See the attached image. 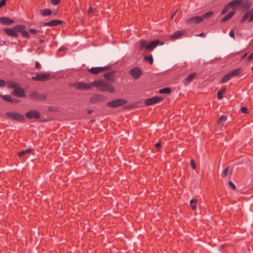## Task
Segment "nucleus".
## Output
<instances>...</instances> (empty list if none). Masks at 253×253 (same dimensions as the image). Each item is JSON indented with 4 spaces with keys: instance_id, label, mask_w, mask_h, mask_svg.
<instances>
[{
    "instance_id": "obj_50",
    "label": "nucleus",
    "mask_w": 253,
    "mask_h": 253,
    "mask_svg": "<svg viewBox=\"0 0 253 253\" xmlns=\"http://www.w3.org/2000/svg\"><path fill=\"white\" fill-rule=\"evenodd\" d=\"M93 10V8H91V7H90V8L88 9V13L89 14H90V13H91L92 12Z\"/></svg>"
},
{
    "instance_id": "obj_48",
    "label": "nucleus",
    "mask_w": 253,
    "mask_h": 253,
    "mask_svg": "<svg viewBox=\"0 0 253 253\" xmlns=\"http://www.w3.org/2000/svg\"><path fill=\"white\" fill-rule=\"evenodd\" d=\"M253 58V53H252L251 54H250V55L248 56V59L249 60H252Z\"/></svg>"
},
{
    "instance_id": "obj_35",
    "label": "nucleus",
    "mask_w": 253,
    "mask_h": 253,
    "mask_svg": "<svg viewBox=\"0 0 253 253\" xmlns=\"http://www.w3.org/2000/svg\"><path fill=\"white\" fill-rule=\"evenodd\" d=\"M229 168H226L221 173V175L222 177H225L227 175V173L228 171Z\"/></svg>"
},
{
    "instance_id": "obj_18",
    "label": "nucleus",
    "mask_w": 253,
    "mask_h": 253,
    "mask_svg": "<svg viewBox=\"0 0 253 253\" xmlns=\"http://www.w3.org/2000/svg\"><path fill=\"white\" fill-rule=\"evenodd\" d=\"M105 99V97L102 95H96L93 96L91 100V101L93 103L96 102L102 101Z\"/></svg>"
},
{
    "instance_id": "obj_15",
    "label": "nucleus",
    "mask_w": 253,
    "mask_h": 253,
    "mask_svg": "<svg viewBox=\"0 0 253 253\" xmlns=\"http://www.w3.org/2000/svg\"><path fill=\"white\" fill-rule=\"evenodd\" d=\"M13 22V20L8 17H3L0 18V22L5 25H10Z\"/></svg>"
},
{
    "instance_id": "obj_46",
    "label": "nucleus",
    "mask_w": 253,
    "mask_h": 253,
    "mask_svg": "<svg viewBox=\"0 0 253 253\" xmlns=\"http://www.w3.org/2000/svg\"><path fill=\"white\" fill-rule=\"evenodd\" d=\"M241 111L243 113H246L247 112V108L246 107H242Z\"/></svg>"
},
{
    "instance_id": "obj_38",
    "label": "nucleus",
    "mask_w": 253,
    "mask_h": 253,
    "mask_svg": "<svg viewBox=\"0 0 253 253\" xmlns=\"http://www.w3.org/2000/svg\"><path fill=\"white\" fill-rule=\"evenodd\" d=\"M190 163H191V167H192V169H196V165H195L194 161L193 160H192L190 162Z\"/></svg>"
},
{
    "instance_id": "obj_14",
    "label": "nucleus",
    "mask_w": 253,
    "mask_h": 253,
    "mask_svg": "<svg viewBox=\"0 0 253 253\" xmlns=\"http://www.w3.org/2000/svg\"><path fill=\"white\" fill-rule=\"evenodd\" d=\"M227 121V117L225 115H221L217 121V125L219 127L222 128Z\"/></svg>"
},
{
    "instance_id": "obj_8",
    "label": "nucleus",
    "mask_w": 253,
    "mask_h": 253,
    "mask_svg": "<svg viewBox=\"0 0 253 253\" xmlns=\"http://www.w3.org/2000/svg\"><path fill=\"white\" fill-rule=\"evenodd\" d=\"M246 20H248L249 22L253 21V11L251 10L248 11L242 17L241 19V22L244 23Z\"/></svg>"
},
{
    "instance_id": "obj_4",
    "label": "nucleus",
    "mask_w": 253,
    "mask_h": 253,
    "mask_svg": "<svg viewBox=\"0 0 253 253\" xmlns=\"http://www.w3.org/2000/svg\"><path fill=\"white\" fill-rule=\"evenodd\" d=\"M6 115L9 118L17 121L22 122L24 120V116L23 115L20 113L10 112H7Z\"/></svg>"
},
{
    "instance_id": "obj_5",
    "label": "nucleus",
    "mask_w": 253,
    "mask_h": 253,
    "mask_svg": "<svg viewBox=\"0 0 253 253\" xmlns=\"http://www.w3.org/2000/svg\"><path fill=\"white\" fill-rule=\"evenodd\" d=\"M75 87L80 90H87L92 88L93 85V83L89 84H86L84 82H79L75 84Z\"/></svg>"
},
{
    "instance_id": "obj_11",
    "label": "nucleus",
    "mask_w": 253,
    "mask_h": 253,
    "mask_svg": "<svg viewBox=\"0 0 253 253\" xmlns=\"http://www.w3.org/2000/svg\"><path fill=\"white\" fill-rule=\"evenodd\" d=\"M161 100L162 98L161 97L158 96H155L146 99L145 101V103L147 105L149 106L159 102Z\"/></svg>"
},
{
    "instance_id": "obj_32",
    "label": "nucleus",
    "mask_w": 253,
    "mask_h": 253,
    "mask_svg": "<svg viewBox=\"0 0 253 253\" xmlns=\"http://www.w3.org/2000/svg\"><path fill=\"white\" fill-rule=\"evenodd\" d=\"M213 15V12L211 11H209L205 13L202 17H203V19L205 18H209Z\"/></svg>"
},
{
    "instance_id": "obj_42",
    "label": "nucleus",
    "mask_w": 253,
    "mask_h": 253,
    "mask_svg": "<svg viewBox=\"0 0 253 253\" xmlns=\"http://www.w3.org/2000/svg\"><path fill=\"white\" fill-rule=\"evenodd\" d=\"M29 32L32 34H36L38 31L37 30H35V29H31L29 30Z\"/></svg>"
},
{
    "instance_id": "obj_40",
    "label": "nucleus",
    "mask_w": 253,
    "mask_h": 253,
    "mask_svg": "<svg viewBox=\"0 0 253 253\" xmlns=\"http://www.w3.org/2000/svg\"><path fill=\"white\" fill-rule=\"evenodd\" d=\"M229 36L233 38H235V32H234V31L233 30H231L230 32H229Z\"/></svg>"
},
{
    "instance_id": "obj_3",
    "label": "nucleus",
    "mask_w": 253,
    "mask_h": 253,
    "mask_svg": "<svg viewBox=\"0 0 253 253\" xmlns=\"http://www.w3.org/2000/svg\"><path fill=\"white\" fill-rule=\"evenodd\" d=\"M127 103V101L126 99H118L114 100L112 101L108 102L107 103L108 106L116 108L126 104Z\"/></svg>"
},
{
    "instance_id": "obj_22",
    "label": "nucleus",
    "mask_w": 253,
    "mask_h": 253,
    "mask_svg": "<svg viewBox=\"0 0 253 253\" xmlns=\"http://www.w3.org/2000/svg\"><path fill=\"white\" fill-rule=\"evenodd\" d=\"M234 11H231L229 12L225 17L221 19V22L224 23L226 21L230 19L234 14Z\"/></svg>"
},
{
    "instance_id": "obj_20",
    "label": "nucleus",
    "mask_w": 253,
    "mask_h": 253,
    "mask_svg": "<svg viewBox=\"0 0 253 253\" xmlns=\"http://www.w3.org/2000/svg\"><path fill=\"white\" fill-rule=\"evenodd\" d=\"M33 149L32 148H28L19 152L18 154V156L20 158H21L24 156L31 153L32 152H33Z\"/></svg>"
},
{
    "instance_id": "obj_25",
    "label": "nucleus",
    "mask_w": 253,
    "mask_h": 253,
    "mask_svg": "<svg viewBox=\"0 0 253 253\" xmlns=\"http://www.w3.org/2000/svg\"><path fill=\"white\" fill-rule=\"evenodd\" d=\"M182 34V32L179 31H176L170 36V38L177 39H178Z\"/></svg>"
},
{
    "instance_id": "obj_53",
    "label": "nucleus",
    "mask_w": 253,
    "mask_h": 253,
    "mask_svg": "<svg viewBox=\"0 0 253 253\" xmlns=\"http://www.w3.org/2000/svg\"><path fill=\"white\" fill-rule=\"evenodd\" d=\"M11 102H19V100L13 99H12V101Z\"/></svg>"
},
{
    "instance_id": "obj_16",
    "label": "nucleus",
    "mask_w": 253,
    "mask_h": 253,
    "mask_svg": "<svg viewBox=\"0 0 253 253\" xmlns=\"http://www.w3.org/2000/svg\"><path fill=\"white\" fill-rule=\"evenodd\" d=\"M4 31L6 32L7 34L10 36L13 37H18V34L16 33V31L14 29V28H5L4 29Z\"/></svg>"
},
{
    "instance_id": "obj_7",
    "label": "nucleus",
    "mask_w": 253,
    "mask_h": 253,
    "mask_svg": "<svg viewBox=\"0 0 253 253\" xmlns=\"http://www.w3.org/2000/svg\"><path fill=\"white\" fill-rule=\"evenodd\" d=\"M32 79L39 81H45L49 80V75L47 73L38 74L36 76L32 77Z\"/></svg>"
},
{
    "instance_id": "obj_29",
    "label": "nucleus",
    "mask_w": 253,
    "mask_h": 253,
    "mask_svg": "<svg viewBox=\"0 0 253 253\" xmlns=\"http://www.w3.org/2000/svg\"><path fill=\"white\" fill-rule=\"evenodd\" d=\"M171 92V90L169 87H165L159 90V92L161 94H169Z\"/></svg>"
},
{
    "instance_id": "obj_37",
    "label": "nucleus",
    "mask_w": 253,
    "mask_h": 253,
    "mask_svg": "<svg viewBox=\"0 0 253 253\" xmlns=\"http://www.w3.org/2000/svg\"><path fill=\"white\" fill-rule=\"evenodd\" d=\"M60 2V0H51V2L53 5H56Z\"/></svg>"
},
{
    "instance_id": "obj_2",
    "label": "nucleus",
    "mask_w": 253,
    "mask_h": 253,
    "mask_svg": "<svg viewBox=\"0 0 253 253\" xmlns=\"http://www.w3.org/2000/svg\"><path fill=\"white\" fill-rule=\"evenodd\" d=\"M140 49H146L149 51L153 50L158 44L163 45L164 42H161L159 40H156L147 43L145 40H140L138 42Z\"/></svg>"
},
{
    "instance_id": "obj_31",
    "label": "nucleus",
    "mask_w": 253,
    "mask_h": 253,
    "mask_svg": "<svg viewBox=\"0 0 253 253\" xmlns=\"http://www.w3.org/2000/svg\"><path fill=\"white\" fill-rule=\"evenodd\" d=\"M13 28L15 30L16 33L17 34V33L21 31L24 28V26L21 25H18L15 26Z\"/></svg>"
},
{
    "instance_id": "obj_24",
    "label": "nucleus",
    "mask_w": 253,
    "mask_h": 253,
    "mask_svg": "<svg viewBox=\"0 0 253 253\" xmlns=\"http://www.w3.org/2000/svg\"><path fill=\"white\" fill-rule=\"evenodd\" d=\"M226 88L225 87L221 88L217 93V96L219 99H221L223 98V94L226 91Z\"/></svg>"
},
{
    "instance_id": "obj_1",
    "label": "nucleus",
    "mask_w": 253,
    "mask_h": 253,
    "mask_svg": "<svg viewBox=\"0 0 253 253\" xmlns=\"http://www.w3.org/2000/svg\"><path fill=\"white\" fill-rule=\"evenodd\" d=\"M93 86L103 91H108L113 93L115 91L114 87L104 80H96L93 82Z\"/></svg>"
},
{
    "instance_id": "obj_28",
    "label": "nucleus",
    "mask_w": 253,
    "mask_h": 253,
    "mask_svg": "<svg viewBox=\"0 0 253 253\" xmlns=\"http://www.w3.org/2000/svg\"><path fill=\"white\" fill-rule=\"evenodd\" d=\"M51 11L49 9H45L41 11V14L42 16H46L50 15Z\"/></svg>"
},
{
    "instance_id": "obj_9",
    "label": "nucleus",
    "mask_w": 253,
    "mask_h": 253,
    "mask_svg": "<svg viewBox=\"0 0 253 253\" xmlns=\"http://www.w3.org/2000/svg\"><path fill=\"white\" fill-rule=\"evenodd\" d=\"M26 117L29 119H38L40 117V113L36 110H31L25 114Z\"/></svg>"
},
{
    "instance_id": "obj_55",
    "label": "nucleus",
    "mask_w": 253,
    "mask_h": 253,
    "mask_svg": "<svg viewBox=\"0 0 253 253\" xmlns=\"http://www.w3.org/2000/svg\"><path fill=\"white\" fill-rule=\"evenodd\" d=\"M175 13H176V12H174L173 13H172V14L171 15L172 18H173L174 17V16L175 15Z\"/></svg>"
},
{
    "instance_id": "obj_43",
    "label": "nucleus",
    "mask_w": 253,
    "mask_h": 253,
    "mask_svg": "<svg viewBox=\"0 0 253 253\" xmlns=\"http://www.w3.org/2000/svg\"><path fill=\"white\" fill-rule=\"evenodd\" d=\"M41 65L40 63L39 62H38V61L36 62L35 63V68L36 69H39L41 68Z\"/></svg>"
},
{
    "instance_id": "obj_13",
    "label": "nucleus",
    "mask_w": 253,
    "mask_h": 253,
    "mask_svg": "<svg viewBox=\"0 0 253 253\" xmlns=\"http://www.w3.org/2000/svg\"><path fill=\"white\" fill-rule=\"evenodd\" d=\"M14 95L19 97H25V94L24 91L21 88H16L12 92Z\"/></svg>"
},
{
    "instance_id": "obj_26",
    "label": "nucleus",
    "mask_w": 253,
    "mask_h": 253,
    "mask_svg": "<svg viewBox=\"0 0 253 253\" xmlns=\"http://www.w3.org/2000/svg\"><path fill=\"white\" fill-rule=\"evenodd\" d=\"M231 77H230V75L229 73H227L225 75H224L222 79H221L220 83H224L227 82Z\"/></svg>"
},
{
    "instance_id": "obj_23",
    "label": "nucleus",
    "mask_w": 253,
    "mask_h": 253,
    "mask_svg": "<svg viewBox=\"0 0 253 253\" xmlns=\"http://www.w3.org/2000/svg\"><path fill=\"white\" fill-rule=\"evenodd\" d=\"M196 74L195 73H192L187 77L184 81L185 84H189L196 76Z\"/></svg>"
},
{
    "instance_id": "obj_6",
    "label": "nucleus",
    "mask_w": 253,
    "mask_h": 253,
    "mask_svg": "<svg viewBox=\"0 0 253 253\" xmlns=\"http://www.w3.org/2000/svg\"><path fill=\"white\" fill-rule=\"evenodd\" d=\"M203 20V17L200 16H197L189 18L187 20V23L189 25L194 26L201 23Z\"/></svg>"
},
{
    "instance_id": "obj_41",
    "label": "nucleus",
    "mask_w": 253,
    "mask_h": 253,
    "mask_svg": "<svg viewBox=\"0 0 253 253\" xmlns=\"http://www.w3.org/2000/svg\"><path fill=\"white\" fill-rule=\"evenodd\" d=\"M6 0H1L0 1V8L4 6L6 4Z\"/></svg>"
},
{
    "instance_id": "obj_17",
    "label": "nucleus",
    "mask_w": 253,
    "mask_h": 253,
    "mask_svg": "<svg viewBox=\"0 0 253 253\" xmlns=\"http://www.w3.org/2000/svg\"><path fill=\"white\" fill-rule=\"evenodd\" d=\"M61 23V21H60V20H51V21H49L48 22L44 23L43 24V25L44 26L52 27V26H54L58 25Z\"/></svg>"
},
{
    "instance_id": "obj_12",
    "label": "nucleus",
    "mask_w": 253,
    "mask_h": 253,
    "mask_svg": "<svg viewBox=\"0 0 253 253\" xmlns=\"http://www.w3.org/2000/svg\"><path fill=\"white\" fill-rule=\"evenodd\" d=\"M106 67H92L89 69V71L93 74H97L106 70Z\"/></svg>"
},
{
    "instance_id": "obj_30",
    "label": "nucleus",
    "mask_w": 253,
    "mask_h": 253,
    "mask_svg": "<svg viewBox=\"0 0 253 253\" xmlns=\"http://www.w3.org/2000/svg\"><path fill=\"white\" fill-rule=\"evenodd\" d=\"M144 60L149 62L151 65L153 63V58L151 54L149 56H145L144 57Z\"/></svg>"
},
{
    "instance_id": "obj_34",
    "label": "nucleus",
    "mask_w": 253,
    "mask_h": 253,
    "mask_svg": "<svg viewBox=\"0 0 253 253\" xmlns=\"http://www.w3.org/2000/svg\"><path fill=\"white\" fill-rule=\"evenodd\" d=\"M22 35L23 37L26 38H30V35L27 31H22Z\"/></svg>"
},
{
    "instance_id": "obj_19",
    "label": "nucleus",
    "mask_w": 253,
    "mask_h": 253,
    "mask_svg": "<svg viewBox=\"0 0 253 253\" xmlns=\"http://www.w3.org/2000/svg\"><path fill=\"white\" fill-rule=\"evenodd\" d=\"M105 78L109 81L114 82L115 81V74L113 72L105 73L104 75Z\"/></svg>"
},
{
    "instance_id": "obj_51",
    "label": "nucleus",
    "mask_w": 253,
    "mask_h": 253,
    "mask_svg": "<svg viewBox=\"0 0 253 253\" xmlns=\"http://www.w3.org/2000/svg\"><path fill=\"white\" fill-rule=\"evenodd\" d=\"M196 36H199V37H205V34L204 33H201L199 35H196Z\"/></svg>"
},
{
    "instance_id": "obj_39",
    "label": "nucleus",
    "mask_w": 253,
    "mask_h": 253,
    "mask_svg": "<svg viewBox=\"0 0 253 253\" xmlns=\"http://www.w3.org/2000/svg\"><path fill=\"white\" fill-rule=\"evenodd\" d=\"M31 97L35 99H39L38 94L37 92H33V93H32Z\"/></svg>"
},
{
    "instance_id": "obj_33",
    "label": "nucleus",
    "mask_w": 253,
    "mask_h": 253,
    "mask_svg": "<svg viewBox=\"0 0 253 253\" xmlns=\"http://www.w3.org/2000/svg\"><path fill=\"white\" fill-rule=\"evenodd\" d=\"M5 101H12L11 97L9 95H0Z\"/></svg>"
},
{
    "instance_id": "obj_44",
    "label": "nucleus",
    "mask_w": 253,
    "mask_h": 253,
    "mask_svg": "<svg viewBox=\"0 0 253 253\" xmlns=\"http://www.w3.org/2000/svg\"><path fill=\"white\" fill-rule=\"evenodd\" d=\"M229 185L230 186V187L233 189H235L236 188V186L231 181H230L229 182Z\"/></svg>"
},
{
    "instance_id": "obj_54",
    "label": "nucleus",
    "mask_w": 253,
    "mask_h": 253,
    "mask_svg": "<svg viewBox=\"0 0 253 253\" xmlns=\"http://www.w3.org/2000/svg\"><path fill=\"white\" fill-rule=\"evenodd\" d=\"M247 55V53H245L243 56H242V59H244L245 58Z\"/></svg>"
},
{
    "instance_id": "obj_10",
    "label": "nucleus",
    "mask_w": 253,
    "mask_h": 253,
    "mask_svg": "<svg viewBox=\"0 0 253 253\" xmlns=\"http://www.w3.org/2000/svg\"><path fill=\"white\" fill-rule=\"evenodd\" d=\"M129 74L134 79H138L142 75V72L139 68H135L130 70Z\"/></svg>"
},
{
    "instance_id": "obj_45",
    "label": "nucleus",
    "mask_w": 253,
    "mask_h": 253,
    "mask_svg": "<svg viewBox=\"0 0 253 253\" xmlns=\"http://www.w3.org/2000/svg\"><path fill=\"white\" fill-rule=\"evenodd\" d=\"M5 81L3 80L0 79V87L3 86L5 85Z\"/></svg>"
},
{
    "instance_id": "obj_56",
    "label": "nucleus",
    "mask_w": 253,
    "mask_h": 253,
    "mask_svg": "<svg viewBox=\"0 0 253 253\" xmlns=\"http://www.w3.org/2000/svg\"><path fill=\"white\" fill-rule=\"evenodd\" d=\"M11 86L12 87H14L15 85H11Z\"/></svg>"
},
{
    "instance_id": "obj_27",
    "label": "nucleus",
    "mask_w": 253,
    "mask_h": 253,
    "mask_svg": "<svg viewBox=\"0 0 253 253\" xmlns=\"http://www.w3.org/2000/svg\"><path fill=\"white\" fill-rule=\"evenodd\" d=\"M240 70L239 69H236L235 70H234L230 72H229L230 77L232 78L233 77L236 76L238 75L240 73Z\"/></svg>"
},
{
    "instance_id": "obj_21",
    "label": "nucleus",
    "mask_w": 253,
    "mask_h": 253,
    "mask_svg": "<svg viewBox=\"0 0 253 253\" xmlns=\"http://www.w3.org/2000/svg\"><path fill=\"white\" fill-rule=\"evenodd\" d=\"M197 201L196 199H192L190 201V207L191 209L195 211L197 209Z\"/></svg>"
},
{
    "instance_id": "obj_49",
    "label": "nucleus",
    "mask_w": 253,
    "mask_h": 253,
    "mask_svg": "<svg viewBox=\"0 0 253 253\" xmlns=\"http://www.w3.org/2000/svg\"><path fill=\"white\" fill-rule=\"evenodd\" d=\"M155 146L157 148H160L161 147V143H157L155 144Z\"/></svg>"
},
{
    "instance_id": "obj_36",
    "label": "nucleus",
    "mask_w": 253,
    "mask_h": 253,
    "mask_svg": "<svg viewBox=\"0 0 253 253\" xmlns=\"http://www.w3.org/2000/svg\"><path fill=\"white\" fill-rule=\"evenodd\" d=\"M252 5V3L251 2H247L244 5V7L246 8H249Z\"/></svg>"
},
{
    "instance_id": "obj_47",
    "label": "nucleus",
    "mask_w": 253,
    "mask_h": 253,
    "mask_svg": "<svg viewBox=\"0 0 253 253\" xmlns=\"http://www.w3.org/2000/svg\"><path fill=\"white\" fill-rule=\"evenodd\" d=\"M227 10H228V8L227 7H224L223 8V9L221 11V14H225L227 11Z\"/></svg>"
},
{
    "instance_id": "obj_52",
    "label": "nucleus",
    "mask_w": 253,
    "mask_h": 253,
    "mask_svg": "<svg viewBox=\"0 0 253 253\" xmlns=\"http://www.w3.org/2000/svg\"><path fill=\"white\" fill-rule=\"evenodd\" d=\"M240 1L238 0H234V1H233L232 2L233 3H236V4H238L239 3Z\"/></svg>"
}]
</instances>
